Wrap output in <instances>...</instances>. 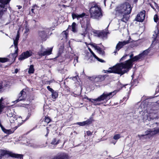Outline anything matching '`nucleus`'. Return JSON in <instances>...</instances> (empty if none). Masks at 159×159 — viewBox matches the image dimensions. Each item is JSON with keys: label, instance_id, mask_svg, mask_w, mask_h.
I'll use <instances>...</instances> for the list:
<instances>
[{"label": "nucleus", "instance_id": "nucleus-46", "mask_svg": "<svg viewBox=\"0 0 159 159\" xmlns=\"http://www.w3.org/2000/svg\"><path fill=\"white\" fill-rule=\"evenodd\" d=\"M129 54H126L124 55L120 59V61H123L124 59L126 58V57L127 56H128Z\"/></svg>", "mask_w": 159, "mask_h": 159}, {"label": "nucleus", "instance_id": "nucleus-50", "mask_svg": "<svg viewBox=\"0 0 159 159\" xmlns=\"http://www.w3.org/2000/svg\"><path fill=\"white\" fill-rule=\"evenodd\" d=\"M30 116H31V114L30 113H28V116L26 118V119L25 120H27V119H28L29 118V117H30Z\"/></svg>", "mask_w": 159, "mask_h": 159}, {"label": "nucleus", "instance_id": "nucleus-33", "mask_svg": "<svg viewBox=\"0 0 159 159\" xmlns=\"http://www.w3.org/2000/svg\"><path fill=\"white\" fill-rule=\"evenodd\" d=\"M145 134H142L141 135H138V136L139 138H140L141 136L143 137L145 135H147L149 134H151V133L152 134V133H153V131L150 130L149 131H148L147 132L146 131L145 132Z\"/></svg>", "mask_w": 159, "mask_h": 159}, {"label": "nucleus", "instance_id": "nucleus-1", "mask_svg": "<svg viewBox=\"0 0 159 159\" xmlns=\"http://www.w3.org/2000/svg\"><path fill=\"white\" fill-rule=\"evenodd\" d=\"M132 9L130 4L127 2H125L117 7L116 13L120 17L122 16V18L118 20V22L126 23L129 18L128 15L131 13Z\"/></svg>", "mask_w": 159, "mask_h": 159}, {"label": "nucleus", "instance_id": "nucleus-39", "mask_svg": "<svg viewBox=\"0 0 159 159\" xmlns=\"http://www.w3.org/2000/svg\"><path fill=\"white\" fill-rule=\"evenodd\" d=\"M88 49L89 50V51L93 55V56L95 58L96 57H97V56L94 54V53L93 52V51L89 47L88 48Z\"/></svg>", "mask_w": 159, "mask_h": 159}, {"label": "nucleus", "instance_id": "nucleus-51", "mask_svg": "<svg viewBox=\"0 0 159 159\" xmlns=\"http://www.w3.org/2000/svg\"><path fill=\"white\" fill-rule=\"evenodd\" d=\"M133 55H134V54H131L130 55V59H133L135 57V56L133 57Z\"/></svg>", "mask_w": 159, "mask_h": 159}, {"label": "nucleus", "instance_id": "nucleus-14", "mask_svg": "<svg viewBox=\"0 0 159 159\" xmlns=\"http://www.w3.org/2000/svg\"><path fill=\"white\" fill-rule=\"evenodd\" d=\"M32 55V52H30L29 51H27L22 52L20 55L18 60L20 61L23 60L30 57Z\"/></svg>", "mask_w": 159, "mask_h": 159}, {"label": "nucleus", "instance_id": "nucleus-45", "mask_svg": "<svg viewBox=\"0 0 159 159\" xmlns=\"http://www.w3.org/2000/svg\"><path fill=\"white\" fill-rule=\"evenodd\" d=\"M62 34L65 35V37L66 38L68 36V33L67 32L66 30L64 31Z\"/></svg>", "mask_w": 159, "mask_h": 159}, {"label": "nucleus", "instance_id": "nucleus-15", "mask_svg": "<svg viewBox=\"0 0 159 159\" xmlns=\"http://www.w3.org/2000/svg\"><path fill=\"white\" fill-rule=\"evenodd\" d=\"M108 75H99L95 77H92V79L91 80L95 82H101L104 80L105 78Z\"/></svg>", "mask_w": 159, "mask_h": 159}, {"label": "nucleus", "instance_id": "nucleus-4", "mask_svg": "<svg viewBox=\"0 0 159 159\" xmlns=\"http://www.w3.org/2000/svg\"><path fill=\"white\" fill-rule=\"evenodd\" d=\"M155 34H153V37H152L153 40L152 41V43L150 47L149 48L147 49L144 51L142 53L139 54L138 55L135 56V57L137 61H141L143 60L144 57V55H147L150 52L151 48H153L156 43H158V40L157 38L158 35L159 31H158L157 33L155 31Z\"/></svg>", "mask_w": 159, "mask_h": 159}, {"label": "nucleus", "instance_id": "nucleus-10", "mask_svg": "<svg viewBox=\"0 0 159 159\" xmlns=\"http://www.w3.org/2000/svg\"><path fill=\"white\" fill-rule=\"evenodd\" d=\"M108 69L110 70L107 71L108 73H113L122 75L121 70L120 68L118 63L112 67L109 68Z\"/></svg>", "mask_w": 159, "mask_h": 159}, {"label": "nucleus", "instance_id": "nucleus-37", "mask_svg": "<svg viewBox=\"0 0 159 159\" xmlns=\"http://www.w3.org/2000/svg\"><path fill=\"white\" fill-rule=\"evenodd\" d=\"M76 23L74 22L72 23V31L74 32L76 31V30L75 27Z\"/></svg>", "mask_w": 159, "mask_h": 159}, {"label": "nucleus", "instance_id": "nucleus-25", "mask_svg": "<svg viewBox=\"0 0 159 159\" xmlns=\"http://www.w3.org/2000/svg\"><path fill=\"white\" fill-rule=\"evenodd\" d=\"M0 126L2 131L5 133L9 134L11 133V130L10 129H6L0 122Z\"/></svg>", "mask_w": 159, "mask_h": 159}, {"label": "nucleus", "instance_id": "nucleus-3", "mask_svg": "<svg viewBox=\"0 0 159 159\" xmlns=\"http://www.w3.org/2000/svg\"><path fill=\"white\" fill-rule=\"evenodd\" d=\"M90 6L89 10L90 17L93 19H98L102 16L101 9L98 5L94 2L89 3Z\"/></svg>", "mask_w": 159, "mask_h": 159}, {"label": "nucleus", "instance_id": "nucleus-16", "mask_svg": "<svg viewBox=\"0 0 159 159\" xmlns=\"http://www.w3.org/2000/svg\"><path fill=\"white\" fill-rule=\"evenodd\" d=\"M94 33L98 37L102 39L104 37H106L107 34L109 33L108 32H106L103 30L99 31H96Z\"/></svg>", "mask_w": 159, "mask_h": 159}, {"label": "nucleus", "instance_id": "nucleus-34", "mask_svg": "<svg viewBox=\"0 0 159 159\" xmlns=\"http://www.w3.org/2000/svg\"><path fill=\"white\" fill-rule=\"evenodd\" d=\"M3 98L2 97L0 99V114L2 111L4 107L3 105L2 104V101L3 100Z\"/></svg>", "mask_w": 159, "mask_h": 159}, {"label": "nucleus", "instance_id": "nucleus-48", "mask_svg": "<svg viewBox=\"0 0 159 159\" xmlns=\"http://www.w3.org/2000/svg\"><path fill=\"white\" fill-rule=\"evenodd\" d=\"M92 133L93 132H91L89 130L86 131V134L88 136L91 135L92 134Z\"/></svg>", "mask_w": 159, "mask_h": 159}, {"label": "nucleus", "instance_id": "nucleus-49", "mask_svg": "<svg viewBox=\"0 0 159 159\" xmlns=\"http://www.w3.org/2000/svg\"><path fill=\"white\" fill-rule=\"evenodd\" d=\"M89 45H91L92 47H93L95 49H96V47H98V46H97V45H96L95 43H90L89 44Z\"/></svg>", "mask_w": 159, "mask_h": 159}, {"label": "nucleus", "instance_id": "nucleus-18", "mask_svg": "<svg viewBox=\"0 0 159 159\" xmlns=\"http://www.w3.org/2000/svg\"><path fill=\"white\" fill-rule=\"evenodd\" d=\"M151 112L148 113V118L150 120H153L155 119L158 118V115L157 113L155 112L154 110H151Z\"/></svg>", "mask_w": 159, "mask_h": 159}, {"label": "nucleus", "instance_id": "nucleus-53", "mask_svg": "<svg viewBox=\"0 0 159 159\" xmlns=\"http://www.w3.org/2000/svg\"><path fill=\"white\" fill-rule=\"evenodd\" d=\"M79 77L78 75H77L76 76H74L73 77V78L75 79L76 80H77L78 78Z\"/></svg>", "mask_w": 159, "mask_h": 159}, {"label": "nucleus", "instance_id": "nucleus-56", "mask_svg": "<svg viewBox=\"0 0 159 159\" xmlns=\"http://www.w3.org/2000/svg\"><path fill=\"white\" fill-rule=\"evenodd\" d=\"M107 70H103V71L105 73H107V71H107Z\"/></svg>", "mask_w": 159, "mask_h": 159}, {"label": "nucleus", "instance_id": "nucleus-8", "mask_svg": "<svg viewBox=\"0 0 159 159\" xmlns=\"http://www.w3.org/2000/svg\"><path fill=\"white\" fill-rule=\"evenodd\" d=\"M18 49H17L14 53L10 54L8 56L9 58H1L0 57V62L5 63L7 61H10L12 63L13 62L16 60V58L18 55Z\"/></svg>", "mask_w": 159, "mask_h": 159}, {"label": "nucleus", "instance_id": "nucleus-41", "mask_svg": "<svg viewBox=\"0 0 159 159\" xmlns=\"http://www.w3.org/2000/svg\"><path fill=\"white\" fill-rule=\"evenodd\" d=\"M77 124L80 126H83L85 125L84 121L82 122H77Z\"/></svg>", "mask_w": 159, "mask_h": 159}, {"label": "nucleus", "instance_id": "nucleus-30", "mask_svg": "<svg viewBox=\"0 0 159 159\" xmlns=\"http://www.w3.org/2000/svg\"><path fill=\"white\" fill-rule=\"evenodd\" d=\"M34 66L33 65H31L30 66V67L29 69L28 73L29 74H33L34 72Z\"/></svg>", "mask_w": 159, "mask_h": 159}, {"label": "nucleus", "instance_id": "nucleus-5", "mask_svg": "<svg viewBox=\"0 0 159 159\" xmlns=\"http://www.w3.org/2000/svg\"><path fill=\"white\" fill-rule=\"evenodd\" d=\"M137 61L135 57L129 59L124 62L118 63L120 68L121 70L122 75L127 73L133 65V62Z\"/></svg>", "mask_w": 159, "mask_h": 159}, {"label": "nucleus", "instance_id": "nucleus-19", "mask_svg": "<svg viewBox=\"0 0 159 159\" xmlns=\"http://www.w3.org/2000/svg\"><path fill=\"white\" fill-rule=\"evenodd\" d=\"M39 35L42 40H46L48 36L47 34L45 31H39Z\"/></svg>", "mask_w": 159, "mask_h": 159}, {"label": "nucleus", "instance_id": "nucleus-42", "mask_svg": "<svg viewBox=\"0 0 159 159\" xmlns=\"http://www.w3.org/2000/svg\"><path fill=\"white\" fill-rule=\"evenodd\" d=\"M64 90L66 91L67 92H69L70 91V88L66 85L64 86Z\"/></svg>", "mask_w": 159, "mask_h": 159}, {"label": "nucleus", "instance_id": "nucleus-57", "mask_svg": "<svg viewBox=\"0 0 159 159\" xmlns=\"http://www.w3.org/2000/svg\"><path fill=\"white\" fill-rule=\"evenodd\" d=\"M106 0H104V2L105 4L106 2Z\"/></svg>", "mask_w": 159, "mask_h": 159}, {"label": "nucleus", "instance_id": "nucleus-61", "mask_svg": "<svg viewBox=\"0 0 159 159\" xmlns=\"http://www.w3.org/2000/svg\"><path fill=\"white\" fill-rule=\"evenodd\" d=\"M1 4V3H0V5Z\"/></svg>", "mask_w": 159, "mask_h": 159}, {"label": "nucleus", "instance_id": "nucleus-9", "mask_svg": "<svg viewBox=\"0 0 159 159\" xmlns=\"http://www.w3.org/2000/svg\"><path fill=\"white\" fill-rule=\"evenodd\" d=\"M9 2L6 0H0V20H1L4 12L6 11L7 10V4Z\"/></svg>", "mask_w": 159, "mask_h": 159}, {"label": "nucleus", "instance_id": "nucleus-27", "mask_svg": "<svg viewBox=\"0 0 159 159\" xmlns=\"http://www.w3.org/2000/svg\"><path fill=\"white\" fill-rule=\"evenodd\" d=\"M19 39V35L17 34L16 37L14 41V44L15 48H16V49H18V41Z\"/></svg>", "mask_w": 159, "mask_h": 159}, {"label": "nucleus", "instance_id": "nucleus-35", "mask_svg": "<svg viewBox=\"0 0 159 159\" xmlns=\"http://www.w3.org/2000/svg\"><path fill=\"white\" fill-rule=\"evenodd\" d=\"M14 116H12V117H9V120L11 123H12L15 122L16 121V118Z\"/></svg>", "mask_w": 159, "mask_h": 159}, {"label": "nucleus", "instance_id": "nucleus-43", "mask_svg": "<svg viewBox=\"0 0 159 159\" xmlns=\"http://www.w3.org/2000/svg\"><path fill=\"white\" fill-rule=\"evenodd\" d=\"M95 59H96L98 61L104 63L105 62V61L104 60L102 59H100L97 56L95 58Z\"/></svg>", "mask_w": 159, "mask_h": 159}, {"label": "nucleus", "instance_id": "nucleus-47", "mask_svg": "<svg viewBox=\"0 0 159 159\" xmlns=\"http://www.w3.org/2000/svg\"><path fill=\"white\" fill-rule=\"evenodd\" d=\"M47 89L50 92H53V90H54L52 89L49 86H47Z\"/></svg>", "mask_w": 159, "mask_h": 159}, {"label": "nucleus", "instance_id": "nucleus-44", "mask_svg": "<svg viewBox=\"0 0 159 159\" xmlns=\"http://www.w3.org/2000/svg\"><path fill=\"white\" fill-rule=\"evenodd\" d=\"M159 132V128L155 129L153 131V133H152V134H156Z\"/></svg>", "mask_w": 159, "mask_h": 159}, {"label": "nucleus", "instance_id": "nucleus-52", "mask_svg": "<svg viewBox=\"0 0 159 159\" xmlns=\"http://www.w3.org/2000/svg\"><path fill=\"white\" fill-rule=\"evenodd\" d=\"M3 85L2 84L0 83V92H1V89L3 88Z\"/></svg>", "mask_w": 159, "mask_h": 159}, {"label": "nucleus", "instance_id": "nucleus-23", "mask_svg": "<svg viewBox=\"0 0 159 159\" xmlns=\"http://www.w3.org/2000/svg\"><path fill=\"white\" fill-rule=\"evenodd\" d=\"M96 50L97 51L98 53L102 56H104L105 53V52L103 50H102V49L99 46L96 47Z\"/></svg>", "mask_w": 159, "mask_h": 159}, {"label": "nucleus", "instance_id": "nucleus-20", "mask_svg": "<svg viewBox=\"0 0 159 159\" xmlns=\"http://www.w3.org/2000/svg\"><path fill=\"white\" fill-rule=\"evenodd\" d=\"M52 48H50L48 50L44 51L43 52H39V55L41 56L50 55L52 54Z\"/></svg>", "mask_w": 159, "mask_h": 159}, {"label": "nucleus", "instance_id": "nucleus-17", "mask_svg": "<svg viewBox=\"0 0 159 159\" xmlns=\"http://www.w3.org/2000/svg\"><path fill=\"white\" fill-rule=\"evenodd\" d=\"M52 159H69V156L67 154L63 153L54 156Z\"/></svg>", "mask_w": 159, "mask_h": 159}, {"label": "nucleus", "instance_id": "nucleus-54", "mask_svg": "<svg viewBox=\"0 0 159 159\" xmlns=\"http://www.w3.org/2000/svg\"><path fill=\"white\" fill-rule=\"evenodd\" d=\"M18 69H16L15 70V73H17L18 72Z\"/></svg>", "mask_w": 159, "mask_h": 159}, {"label": "nucleus", "instance_id": "nucleus-21", "mask_svg": "<svg viewBox=\"0 0 159 159\" xmlns=\"http://www.w3.org/2000/svg\"><path fill=\"white\" fill-rule=\"evenodd\" d=\"M86 14L84 12H83L82 14L80 15L73 13L72 14V16L73 19L77 18L78 19L80 18H82L84 17L85 16H86Z\"/></svg>", "mask_w": 159, "mask_h": 159}, {"label": "nucleus", "instance_id": "nucleus-29", "mask_svg": "<svg viewBox=\"0 0 159 159\" xmlns=\"http://www.w3.org/2000/svg\"><path fill=\"white\" fill-rule=\"evenodd\" d=\"M139 83V81H138V79L132 80L131 82V86H137V85Z\"/></svg>", "mask_w": 159, "mask_h": 159}, {"label": "nucleus", "instance_id": "nucleus-7", "mask_svg": "<svg viewBox=\"0 0 159 159\" xmlns=\"http://www.w3.org/2000/svg\"><path fill=\"white\" fill-rule=\"evenodd\" d=\"M85 18H87V19L86 20V26H84V28H83L84 25L82 24V22L81 23V27H82L83 29L82 33L80 34L83 36L84 37H85L86 35L88 33H89V31L91 30L92 29L91 25L90 19L89 17V15H86Z\"/></svg>", "mask_w": 159, "mask_h": 159}, {"label": "nucleus", "instance_id": "nucleus-58", "mask_svg": "<svg viewBox=\"0 0 159 159\" xmlns=\"http://www.w3.org/2000/svg\"><path fill=\"white\" fill-rule=\"evenodd\" d=\"M19 7H20V8H19V9H20V8H21V6H19Z\"/></svg>", "mask_w": 159, "mask_h": 159}, {"label": "nucleus", "instance_id": "nucleus-12", "mask_svg": "<svg viewBox=\"0 0 159 159\" xmlns=\"http://www.w3.org/2000/svg\"><path fill=\"white\" fill-rule=\"evenodd\" d=\"M27 97L26 92L24 89L22 90L20 93L18 94V99L14 101L16 103L20 101L24 100Z\"/></svg>", "mask_w": 159, "mask_h": 159}, {"label": "nucleus", "instance_id": "nucleus-26", "mask_svg": "<svg viewBox=\"0 0 159 159\" xmlns=\"http://www.w3.org/2000/svg\"><path fill=\"white\" fill-rule=\"evenodd\" d=\"M52 98L53 99H56L58 96V94L57 92L53 90V92H51Z\"/></svg>", "mask_w": 159, "mask_h": 159}, {"label": "nucleus", "instance_id": "nucleus-55", "mask_svg": "<svg viewBox=\"0 0 159 159\" xmlns=\"http://www.w3.org/2000/svg\"><path fill=\"white\" fill-rule=\"evenodd\" d=\"M47 134L45 135L46 136H47L48 134L49 133V131H48L49 130L48 129V127H47Z\"/></svg>", "mask_w": 159, "mask_h": 159}, {"label": "nucleus", "instance_id": "nucleus-32", "mask_svg": "<svg viewBox=\"0 0 159 159\" xmlns=\"http://www.w3.org/2000/svg\"><path fill=\"white\" fill-rule=\"evenodd\" d=\"M38 7L35 4L32 7H30V11H31L32 13H34V14H35V12L34 11V10L37 9Z\"/></svg>", "mask_w": 159, "mask_h": 159}, {"label": "nucleus", "instance_id": "nucleus-2", "mask_svg": "<svg viewBox=\"0 0 159 159\" xmlns=\"http://www.w3.org/2000/svg\"><path fill=\"white\" fill-rule=\"evenodd\" d=\"M128 85V84L125 85L121 84L120 86V88H119V89L117 90H115L112 92H111L108 93H107L106 92H104L102 95L96 99H93L89 98L87 97V98L89 101H90L93 102L94 105H99L100 104L98 103L97 102H100L101 101H103L104 100H108V99H109L110 98H111L113 96L115 95L117 92L121 90L123 87H125V86Z\"/></svg>", "mask_w": 159, "mask_h": 159}, {"label": "nucleus", "instance_id": "nucleus-24", "mask_svg": "<svg viewBox=\"0 0 159 159\" xmlns=\"http://www.w3.org/2000/svg\"><path fill=\"white\" fill-rule=\"evenodd\" d=\"M5 113L7 114V116L9 117H11L12 116H15L14 114L9 109H7V111L5 112Z\"/></svg>", "mask_w": 159, "mask_h": 159}, {"label": "nucleus", "instance_id": "nucleus-40", "mask_svg": "<svg viewBox=\"0 0 159 159\" xmlns=\"http://www.w3.org/2000/svg\"><path fill=\"white\" fill-rule=\"evenodd\" d=\"M154 20L155 22H157L158 20V16L157 14H155L154 16Z\"/></svg>", "mask_w": 159, "mask_h": 159}, {"label": "nucleus", "instance_id": "nucleus-22", "mask_svg": "<svg viewBox=\"0 0 159 159\" xmlns=\"http://www.w3.org/2000/svg\"><path fill=\"white\" fill-rule=\"evenodd\" d=\"M22 119V117L21 116L18 117L16 119V122L17 123L19 126L21 125L25 121V120H23Z\"/></svg>", "mask_w": 159, "mask_h": 159}, {"label": "nucleus", "instance_id": "nucleus-11", "mask_svg": "<svg viewBox=\"0 0 159 159\" xmlns=\"http://www.w3.org/2000/svg\"><path fill=\"white\" fill-rule=\"evenodd\" d=\"M146 11L144 10L139 12L137 14L134 19V20L139 22H142L145 19Z\"/></svg>", "mask_w": 159, "mask_h": 159}, {"label": "nucleus", "instance_id": "nucleus-59", "mask_svg": "<svg viewBox=\"0 0 159 159\" xmlns=\"http://www.w3.org/2000/svg\"><path fill=\"white\" fill-rule=\"evenodd\" d=\"M85 43L87 44V43L86 42H85Z\"/></svg>", "mask_w": 159, "mask_h": 159}, {"label": "nucleus", "instance_id": "nucleus-31", "mask_svg": "<svg viewBox=\"0 0 159 159\" xmlns=\"http://www.w3.org/2000/svg\"><path fill=\"white\" fill-rule=\"evenodd\" d=\"M60 141V140L59 139L57 140V139L56 138H54L52 140L51 143L53 145H56L59 143Z\"/></svg>", "mask_w": 159, "mask_h": 159}, {"label": "nucleus", "instance_id": "nucleus-13", "mask_svg": "<svg viewBox=\"0 0 159 159\" xmlns=\"http://www.w3.org/2000/svg\"><path fill=\"white\" fill-rule=\"evenodd\" d=\"M130 37H129V39L127 40H125L123 41H119L117 44L116 46V49L117 51H119L120 49L126 45L130 43Z\"/></svg>", "mask_w": 159, "mask_h": 159}, {"label": "nucleus", "instance_id": "nucleus-38", "mask_svg": "<svg viewBox=\"0 0 159 159\" xmlns=\"http://www.w3.org/2000/svg\"><path fill=\"white\" fill-rule=\"evenodd\" d=\"M120 134H116L114 135L113 137V139L115 140H117L120 139Z\"/></svg>", "mask_w": 159, "mask_h": 159}, {"label": "nucleus", "instance_id": "nucleus-36", "mask_svg": "<svg viewBox=\"0 0 159 159\" xmlns=\"http://www.w3.org/2000/svg\"><path fill=\"white\" fill-rule=\"evenodd\" d=\"M44 121L47 123L48 124L51 121L50 118L48 116H45L44 119Z\"/></svg>", "mask_w": 159, "mask_h": 159}, {"label": "nucleus", "instance_id": "nucleus-28", "mask_svg": "<svg viewBox=\"0 0 159 159\" xmlns=\"http://www.w3.org/2000/svg\"><path fill=\"white\" fill-rule=\"evenodd\" d=\"M93 121V118L92 117H90L89 119L86 120L84 121V123L85 125H89L91 124Z\"/></svg>", "mask_w": 159, "mask_h": 159}, {"label": "nucleus", "instance_id": "nucleus-60", "mask_svg": "<svg viewBox=\"0 0 159 159\" xmlns=\"http://www.w3.org/2000/svg\"><path fill=\"white\" fill-rule=\"evenodd\" d=\"M152 7L153 8H153V7Z\"/></svg>", "mask_w": 159, "mask_h": 159}, {"label": "nucleus", "instance_id": "nucleus-6", "mask_svg": "<svg viewBox=\"0 0 159 159\" xmlns=\"http://www.w3.org/2000/svg\"><path fill=\"white\" fill-rule=\"evenodd\" d=\"M7 155L8 157H11L12 158L18 159H23V155L21 154H16L12 152L4 149L0 150V159H2V157Z\"/></svg>", "mask_w": 159, "mask_h": 159}]
</instances>
